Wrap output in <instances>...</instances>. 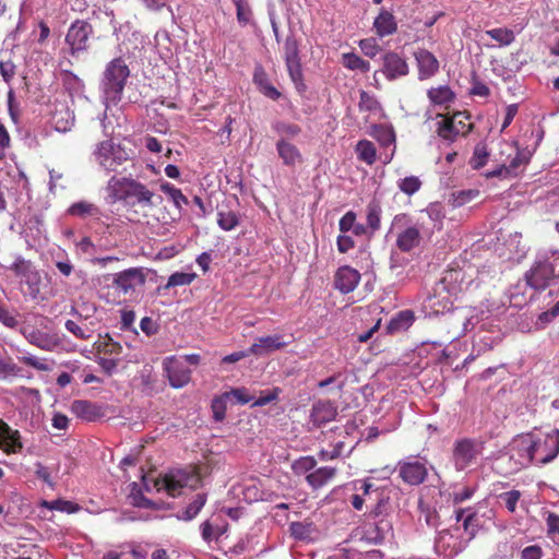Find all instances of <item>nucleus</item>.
Segmentation results:
<instances>
[{
	"instance_id": "obj_1",
	"label": "nucleus",
	"mask_w": 559,
	"mask_h": 559,
	"mask_svg": "<svg viewBox=\"0 0 559 559\" xmlns=\"http://www.w3.org/2000/svg\"><path fill=\"white\" fill-rule=\"evenodd\" d=\"M108 197L112 202L122 201L128 207L152 209L162 201L144 183L130 177H111L107 185Z\"/></svg>"
},
{
	"instance_id": "obj_2",
	"label": "nucleus",
	"mask_w": 559,
	"mask_h": 559,
	"mask_svg": "<svg viewBox=\"0 0 559 559\" xmlns=\"http://www.w3.org/2000/svg\"><path fill=\"white\" fill-rule=\"evenodd\" d=\"M526 285L535 290H545L559 280V255L540 254L524 274Z\"/></svg>"
},
{
	"instance_id": "obj_3",
	"label": "nucleus",
	"mask_w": 559,
	"mask_h": 559,
	"mask_svg": "<svg viewBox=\"0 0 559 559\" xmlns=\"http://www.w3.org/2000/svg\"><path fill=\"white\" fill-rule=\"evenodd\" d=\"M134 151L112 139L100 141L93 151V157L100 168L107 173H117L127 162L132 160Z\"/></svg>"
},
{
	"instance_id": "obj_4",
	"label": "nucleus",
	"mask_w": 559,
	"mask_h": 559,
	"mask_svg": "<svg viewBox=\"0 0 559 559\" xmlns=\"http://www.w3.org/2000/svg\"><path fill=\"white\" fill-rule=\"evenodd\" d=\"M10 270L20 278L21 292L32 300H44L41 296L43 276L28 260L17 257Z\"/></svg>"
},
{
	"instance_id": "obj_5",
	"label": "nucleus",
	"mask_w": 559,
	"mask_h": 559,
	"mask_svg": "<svg viewBox=\"0 0 559 559\" xmlns=\"http://www.w3.org/2000/svg\"><path fill=\"white\" fill-rule=\"evenodd\" d=\"M202 468L200 465H190L166 474L160 480V488L171 497L179 496L183 488L197 489L202 485Z\"/></svg>"
},
{
	"instance_id": "obj_6",
	"label": "nucleus",
	"mask_w": 559,
	"mask_h": 559,
	"mask_svg": "<svg viewBox=\"0 0 559 559\" xmlns=\"http://www.w3.org/2000/svg\"><path fill=\"white\" fill-rule=\"evenodd\" d=\"M130 70L122 58L111 60L104 71L103 90L106 98L117 103L121 99Z\"/></svg>"
},
{
	"instance_id": "obj_7",
	"label": "nucleus",
	"mask_w": 559,
	"mask_h": 559,
	"mask_svg": "<svg viewBox=\"0 0 559 559\" xmlns=\"http://www.w3.org/2000/svg\"><path fill=\"white\" fill-rule=\"evenodd\" d=\"M532 450L535 465H546L559 454V430L552 429L547 433L532 432Z\"/></svg>"
},
{
	"instance_id": "obj_8",
	"label": "nucleus",
	"mask_w": 559,
	"mask_h": 559,
	"mask_svg": "<svg viewBox=\"0 0 559 559\" xmlns=\"http://www.w3.org/2000/svg\"><path fill=\"white\" fill-rule=\"evenodd\" d=\"M485 442L479 439L462 438L455 440L452 449V461L457 472L475 464L481 455Z\"/></svg>"
},
{
	"instance_id": "obj_9",
	"label": "nucleus",
	"mask_w": 559,
	"mask_h": 559,
	"mask_svg": "<svg viewBox=\"0 0 559 559\" xmlns=\"http://www.w3.org/2000/svg\"><path fill=\"white\" fill-rule=\"evenodd\" d=\"M93 34L94 28L91 23L85 20H75L68 28L64 38L70 56L78 57L81 52L87 51Z\"/></svg>"
},
{
	"instance_id": "obj_10",
	"label": "nucleus",
	"mask_w": 559,
	"mask_h": 559,
	"mask_svg": "<svg viewBox=\"0 0 559 559\" xmlns=\"http://www.w3.org/2000/svg\"><path fill=\"white\" fill-rule=\"evenodd\" d=\"M146 280L142 267H130L114 275L112 287L128 295L134 293L136 287L144 285Z\"/></svg>"
},
{
	"instance_id": "obj_11",
	"label": "nucleus",
	"mask_w": 559,
	"mask_h": 559,
	"mask_svg": "<svg viewBox=\"0 0 559 559\" xmlns=\"http://www.w3.org/2000/svg\"><path fill=\"white\" fill-rule=\"evenodd\" d=\"M21 333L29 344L43 350H53L61 343L58 334L50 333L31 324L24 325L21 329Z\"/></svg>"
},
{
	"instance_id": "obj_12",
	"label": "nucleus",
	"mask_w": 559,
	"mask_h": 559,
	"mask_svg": "<svg viewBox=\"0 0 559 559\" xmlns=\"http://www.w3.org/2000/svg\"><path fill=\"white\" fill-rule=\"evenodd\" d=\"M354 489L358 492L352 496L350 504L355 510L361 511L364 507L368 509V504L378 498L382 487L376 486L370 479H361L354 483Z\"/></svg>"
},
{
	"instance_id": "obj_13",
	"label": "nucleus",
	"mask_w": 559,
	"mask_h": 559,
	"mask_svg": "<svg viewBox=\"0 0 559 559\" xmlns=\"http://www.w3.org/2000/svg\"><path fill=\"white\" fill-rule=\"evenodd\" d=\"M512 457H516V469L527 467L533 464L534 451L532 450V432L522 433L513 438L510 444Z\"/></svg>"
},
{
	"instance_id": "obj_14",
	"label": "nucleus",
	"mask_w": 559,
	"mask_h": 559,
	"mask_svg": "<svg viewBox=\"0 0 559 559\" xmlns=\"http://www.w3.org/2000/svg\"><path fill=\"white\" fill-rule=\"evenodd\" d=\"M396 468L401 479L409 486L423 484L428 476L426 465L419 461H400Z\"/></svg>"
},
{
	"instance_id": "obj_15",
	"label": "nucleus",
	"mask_w": 559,
	"mask_h": 559,
	"mask_svg": "<svg viewBox=\"0 0 559 559\" xmlns=\"http://www.w3.org/2000/svg\"><path fill=\"white\" fill-rule=\"evenodd\" d=\"M463 112H455L452 117L442 116V119L437 123V134L452 143L459 135L465 136L472 131V126L457 127L456 119L462 117Z\"/></svg>"
},
{
	"instance_id": "obj_16",
	"label": "nucleus",
	"mask_w": 559,
	"mask_h": 559,
	"mask_svg": "<svg viewBox=\"0 0 559 559\" xmlns=\"http://www.w3.org/2000/svg\"><path fill=\"white\" fill-rule=\"evenodd\" d=\"M21 433L0 418V450L7 455L20 453L23 450Z\"/></svg>"
},
{
	"instance_id": "obj_17",
	"label": "nucleus",
	"mask_w": 559,
	"mask_h": 559,
	"mask_svg": "<svg viewBox=\"0 0 559 559\" xmlns=\"http://www.w3.org/2000/svg\"><path fill=\"white\" fill-rule=\"evenodd\" d=\"M418 70V80L425 81L435 76L440 69L437 57L425 48H419L414 52Z\"/></svg>"
},
{
	"instance_id": "obj_18",
	"label": "nucleus",
	"mask_w": 559,
	"mask_h": 559,
	"mask_svg": "<svg viewBox=\"0 0 559 559\" xmlns=\"http://www.w3.org/2000/svg\"><path fill=\"white\" fill-rule=\"evenodd\" d=\"M382 72L389 81L405 76L409 72V67L405 58L394 51H389L382 57Z\"/></svg>"
},
{
	"instance_id": "obj_19",
	"label": "nucleus",
	"mask_w": 559,
	"mask_h": 559,
	"mask_svg": "<svg viewBox=\"0 0 559 559\" xmlns=\"http://www.w3.org/2000/svg\"><path fill=\"white\" fill-rule=\"evenodd\" d=\"M70 409L78 418L85 421H96L106 414L102 404L88 400H74Z\"/></svg>"
},
{
	"instance_id": "obj_20",
	"label": "nucleus",
	"mask_w": 559,
	"mask_h": 559,
	"mask_svg": "<svg viewBox=\"0 0 559 559\" xmlns=\"http://www.w3.org/2000/svg\"><path fill=\"white\" fill-rule=\"evenodd\" d=\"M423 226L424 222H419L418 219L416 223L406 226L402 231L399 233L395 243L400 251L409 252L420 245V230Z\"/></svg>"
},
{
	"instance_id": "obj_21",
	"label": "nucleus",
	"mask_w": 559,
	"mask_h": 559,
	"mask_svg": "<svg viewBox=\"0 0 559 559\" xmlns=\"http://www.w3.org/2000/svg\"><path fill=\"white\" fill-rule=\"evenodd\" d=\"M360 281V273L348 265H344L337 269L334 275V286L342 294L352 293Z\"/></svg>"
},
{
	"instance_id": "obj_22",
	"label": "nucleus",
	"mask_w": 559,
	"mask_h": 559,
	"mask_svg": "<svg viewBox=\"0 0 559 559\" xmlns=\"http://www.w3.org/2000/svg\"><path fill=\"white\" fill-rule=\"evenodd\" d=\"M164 369L170 385L175 389L185 386L191 379V371L178 360L169 359L164 364Z\"/></svg>"
},
{
	"instance_id": "obj_23",
	"label": "nucleus",
	"mask_w": 559,
	"mask_h": 559,
	"mask_svg": "<svg viewBox=\"0 0 559 559\" xmlns=\"http://www.w3.org/2000/svg\"><path fill=\"white\" fill-rule=\"evenodd\" d=\"M287 342L283 340V335H267L257 338V341L249 347V354L262 356L272 352L282 349L287 346Z\"/></svg>"
},
{
	"instance_id": "obj_24",
	"label": "nucleus",
	"mask_w": 559,
	"mask_h": 559,
	"mask_svg": "<svg viewBox=\"0 0 559 559\" xmlns=\"http://www.w3.org/2000/svg\"><path fill=\"white\" fill-rule=\"evenodd\" d=\"M441 283L451 295H456L472 283V278H466V272L462 269H449L444 272Z\"/></svg>"
},
{
	"instance_id": "obj_25",
	"label": "nucleus",
	"mask_w": 559,
	"mask_h": 559,
	"mask_svg": "<svg viewBox=\"0 0 559 559\" xmlns=\"http://www.w3.org/2000/svg\"><path fill=\"white\" fill-rule=\"evenodd\" d=\"M276 151L283 160V164L288 167H295L297 164H301L304 160L299 148L295 144L284 139L277 141Z\"/></svg>"
},
{
	"instance_id": "obj_26",
	"label": "nucleus",
	"mask_w": 559,
	"mask_h": 559,
	"mask_svg": "<svg viewBox=\"0 0 559 559\" xmlns=\"http://www.w3.org/2000/svg\"><path fill=\"white\" fill-rule=\"evenodd\" d=\"M336 408L329 401H319L313 404L310 418L314 426L320 427L333 420L336 416Z\"/></svg>"
},
{
	"instance_id": "obj_27",
	"label": "nucleus",
	"mask_w": 559,
	"mask_h": 559,
	"mask_svg": "<svg viewBox=\"0 0 559 559\" xmlns=\"http://www.w3.org/2000/svg\"><path fill=\"white\" fill-rule=\"evenodd\" d=\"M389 490L385 487H382L380 490L378 498L373 500L371 504H368V520H376L378 518H385L388 510L390 508V495Z\"/></svg>"
},
{
	"instance_id": "obj_28",
	"label": "nucleus",
	"mask_w": 559,
	"mask_h": 559,
	"mask_svg": "<svg viewBox=\"0 0 559 559\" xmlns=\"http://www.w3.org/2000/svg\"><path fill=\"white\" fill-rule=\"evenodd\" d=\"M337 469L331 466H323L314 469L306 476L308 485L313 489H319L331 481L336 476Z\"/></svg>"
},
{
	"instance_id": "obj_29",
	"label": "nucleus",
	"mask_w": 559,
	"mask_h": 559,
	"mask_svg": "<svg viewBox=\"0 0 559 559\" xmlns=\"http://www.w3.org/2000/svg\"><path fill=\"white\" fill-rule=\"evenodd\" d=\"M373 27L380 37H384L395 33L397 29V24L394 15L391 12L382 10L374 19Z\"/></svg>"
},
{
	"instance_id": "obj_30",
	"label": "nucleus",
	"mask_w": 559,
	"mask_h": 559,
	"mask_svg": "<svg viewBox=\"0 0 559 559\" xmlns=\"http://www.w3.org/2000/svg\"><path fill=\"white\" fill-rule=\"evenodd\" d=\"M369 525L370 527L367 528L366 533L369 539L376 544L382 543L392 530L390 521L385 518H378L372 523H369Z\"/></svg>"
},
{
	"instance_id": "obj_31",
	"label": "nucleus",
	"mask_w": 559,
	"mask_h": 559,
	"mask_svg": "<svg viewBox=\"0 0 559 559\" xmlns=\"http://www.w3.org/2000/svg\"><path fill=\"white\" fill-rule=\"evenodd\" d=\"M528 158L526 156H520L519 154L514 156L510 163L509 166H506L504 164H497V167L486 173L487 178H493V177H501V178H508L512 175H515V170L523 164H527Z\"/></svg>"
},
{
	"instance_id": "obj_32",
	"label": "nucleus",
	"mask_w": 559,
	"mask_h": 559,
	"mask_svg": "<svg viewBox=\"0 0 559 559\" xmlns=\"http://www.w3.org/2000/svg\"><path fill=\"white\" fill-rule=\"evenodd\" d=\"M518 154L524 156L515 143L502 140L499 142V151L492 154V160L498 165L504 164L509 166L510 160Z\"/></svg>"
},
{
	"instance_id": "obj_33",
	"label": "nucleus",
	"mask_w": 559,
	"mask_h": 559,
	"mask_svg": "<svg viewBox=\"0 0 559 559\" xmlns=\"http://www.w3.org/2000/svg\"><path fill=\"white\" fill-rule=\"evenodd\" d=\"M427 96L433 105H448L455 98V94L448 85L431 87L428 90Z\"/></svg>"
},
{
	"instance_id": "obj_34",
	"label": "nucleus",
	"mask_w": 559,
	"mask_h": 559,
	"mask_svg": "<svg viewBox=\"0 0 559 559\" xmlns=\"http://www.w3.org/2000/svg\"><path fill=\"white\" fill-rule=\"evenodd\" d=\"M355 152L359 160L367 165H373L377 159V150L374 144L369 140H360L357 142Z\"/></svg>"
},
{
	"instance_id": "obj_35",
	"label": "nucleus",
	"mask_w": 559,
	"mask_h": 559,
	"mask_svg": "<svg viewBox=\"0 0 559 559\" xmlns=\"http://www.w3.org/2000/svg\"><path fill=\"white\" fill-rule=\"evenodd\" d=\"M413 322V312L411 310H403L390 320L389 324L386 325V330L389 333H395L409 328Z\"/></svg>"
},
{
	"instance_id": "obj_36",
	"label": "nucleus",
	"mask_w": 559,
	"mask_h": 559,
	"mask_svg": "<svg viewBox=\"0 0 559 559\" xmlns=\"http://www.w3.org/2000/svg\"><path fill=\"white\" fill-rule=\"evenodd\" d=\"M491 156L490 151L485 142H478L473 151V155L469 159V166L475 169H481L489 160Z\"/></svg>"
},
{
	"instance_id": "obj_37",
	"label": "nucleus",
	"mask_w": 559,
	"mask_h": 559,
	"mask_svg": "<svg viewBox=\"0 0 559 559\" xmlns=\"http://www.w3.org/2000/svg\"><path fill=\"white\" fill-rule=\"evenodd\" d=\"M253 81L264 96L272 100H277L281 97V93L271 84L263 71H257L253 75Z\"/></svg>"
},
{
	"instance_id": "obj_38",
	"label": "nucleus",
	"mask_w": 559,
	"mask_h": 559,
	"mask_svg": "<svg viewBox=\"0 0 559 559\" xmlns=\"http://www.w3.org/2000/svg\"><path fill=\"white\" fill-rule=\"evenodd\" d=\"M370 135L374 138L382 146H390L395 143V133L393 129L384 124L372 126Z\"/></svg>"
},
{
	"instance_id": "obj_39",
	"label": "nucleus",
	"mask_w": 559,
	"mask_h": 559,
	"mask_svg": "<svg viewBox=\"0 0 559 559\" xmlns=\"http://www.w3.org/2000/svg\"><path fill=\"white\" fill-rule=\"evenodd\" d=\"M342 64L349 70H357L367 73L370 70V63L354 52L342 55Z\"/></svg>"
},
{
	"instance_id": "obj_40",
	"label": "nucleus",
	"mask_w": 559,
	"mask_h": 559,
	"mask_svg": "<svg viewBox=\"0 0 559 559\" xmlns=\"http://www.w3.org/2000/svg\"><path fill=\"white\" fill-rule=\"evenodd\" d=\"M367 225L372 233L377 231L381 225V205L377 200H372L368 203L367 209Z\"/></svg>"
},
{
	"instance_id": "obj_41",
	"label": "nucleus",
	"mask_w": 559,
	"mask_h": 559,
	"mask_svg": "<svg viewBox=\"0 0 559 559\" xmlns=\"http://www.w3.org/2000/svg\"><path fill=\"white\" fill-rule=\"evenodd\" d=\"M68 213L72 216H78V217L84 218L86 216H98L99 210L93 203H90L87 201H80V202L73 203L69 207Z\"/></svg>"
},
{
	"instance_id": "obj_42",
	"label": "nucleus",
	"mask_w": 559,
	"mask_h": 559,
	"mask_svg": "<svg viewBox=\"0 0 559 559\" xmlns=\"http://www.w3.org/2000/svg\"><path fill=\"white\" fill-rule=\"evenodd\" d=\"M206 503V495L205 493H198L194 499L187 506V508L183 510L182 515L178 516V519L183 521H191L193 520L201 509Z\"/></svg>"
},
{
	"instance_id": "obj_43",
	"label": "nucleus",
	"mask_w": 559,
	"mask_h": 559,
	"mask_svg": "<svg viewBox=\"0 0 559 559\" xmlns=\"http://www.w3.org/2000/svg\"><path fill=\"white\" fill-rule=\"evenodd\" d=\"M239 216L234 211L219 210L217 212V225L219 226L221 229L225 231H230L235 229L239 225Z\"/></svg>"
},
{
	"instance_id": "obj_44",
	"label": "nucleus",
	"mask_w": 559,
	"mask_h": 559,
	"mask_svg": "<svg viewBox=\"0 0 559 559\" xmlns=\"http://www.w3.org/2000/svg\"><path fill=\"white\" fill-rule=\"evenodd\" d=\"M485 33L487 36L496 40L501 46H509L515 39L513 31L507 27L492 28L486 31Z\"/></svg>"
},
{
	"instance_id": "obj_45",
	"label": "nucleus",
	"mask_w": 559,
	"mask_h": 559,
	"mask_svg": "<svg viewBox=\"0 0 559 559\" xmlns=\"http://www.w3.org/2000/svg\"><path fill=\"white\" fill-rule=\"evenodd\" d=\"M160 190L171 199L175 206L179 210H181L183 204L187 205L189 203L187 197L183 195L181 190L169 182L162 183Z\"/></svg>"
},
{
	"instance_id": "obj_46",
	"label": "nucleus",
	"mask_w": 559,
	"mask_h": 559,
	"mask_svg": "<svg viewBox=\"0 0 559 559\" xmlns=\"http://www.w3.org/2000/svg\"><path fill=\"white\" fill-rule=\"evenodd\" d=\"M195 273L175 272L168 277L167 284L165 285V289H169L171 287L177 286L190 285L195 280Z\"/></svg>"
},
{
	"instance_id": "obj_47",
	"label": "nucleus",
	"mask_w": 559,
	"mask_h": 559,
	"mask_svg": "<svg viewBox=\"0 0 559 559\" xmlns=\"http://www.w3.org/2000/svg\"><path fill=\"white\" fill-rule=\"evenodd\" d=\"M358 108L360 111L376 112L381 106L374 95L360 91Z\"/></svg>"
},
{
	"instance_id": "obj_48",
	"label": "nucleus",
	"mask_w": 559,
	"mask_h": 559,
	"mask_svg": "<svg viewBox=\"0 0 559 559\" xmlns=\"http://www.w3.org/2000/svg\"><path fill=\"white\" fill-rule=\"evenodd\" d=\"M421 185V180L416 176H408L397 181L399 189L407 195H413L419 191Z\"/></svg>"
},
{
	"instance_id": "obj_49",
	"label": "nucleus",
	"mask_w": 559,
	"mask_h": 559,
	"mask_svg": "<svg viewBox=\"0 0 559 559\" xmlns=\"http://www.w3.org/2000/svg\"><path fill=\"white\" fill-rule=\"evenodd\" d=\"M285 63L292 81L297 86L300 85L304 87V75L300 59L285 60Z\"/></svg>"
},
{
	"instance_id": "obj_50",
	"label": "nucleus",
	"mask_w": 559,
	"mask_h": 559,
	"mask_svg": "<svg viewBox=\"0 0 559 559\" xmlns=\"http://www.w3.org/2000/svg\"><path fill=\"white\" fill-rule=\"evenodd\" d=\"M289 532L290 535L298 540L308 539L312 532L311 524L305 522H292L289 524Z\"/></svg>"
},
{
	"instance_id": "obj_51",
	"label": "nucleus",
	"mask_w": 559,
	"mask_h": 559,
	"mask_svg": "<svg viewBox=\"0 0 559 559\" xmlns=\"http://www.w3.org/2000/svg\"><path fill=\"white\" fill-rule=\"evenodd\" d=\"M59 66L62 69V82H63L64 86H67L69 88L70 87L75 88L76 86H79L81 84L80 79L70 69L63 68L64 66L71 67L72 66L71 60H66V61L61 60L59 62Z\"/></svg>"
},
{
	"instance_id": "obj_52",
	"label": "nucleus",
	"mask_w": 559,
	"mask_h": 559,
	"mask_svg": "<svg viewBox=\"0 0 559 559\" xmlns=\"http://www.w3.org/2000/svg\"><path fill=\"white\" fill-rule=\"evenodd\" d=\"M316 465L317 461L313 456H302L293 463L292 468L295 474L302 475L312 471Z\"/></svg>"
},
{
	"instance_id": "obj_53",
	"label": "nucleus",
	"mask_w": 559,
	"mask_h": 559,
	"mask_svg": "<svg viewBox=\"0 0 559 559\" xmlns=\"http://www.w3.org/2000/svg\"><path fill=\"white\" fill-rule=\"evenodd\" d=\"M224 396L228 400L235 399V401L241 405L248 404L254 399L246 388L231 389L230 391L225 392Z\"/></svg>"
},
{
	"instance_id": "obj_54",
	"label": "nucleus",
	"mask_w": 559,
	"mask_h": 559,
	"mask_svg": "<svg viewBox=\"0 0 559 559\" xmlns=\"http://www.w3.org/2000/svg\"><path fill=\"white\" fill-rule=\"evenodd\" d=\"M284 59H299V44L294 35L287 36L284 41Z\"/></svg>"
},
{
	"instance_id": "obj_55",
	"label": "nucleus",
	"mask_w": 559,
	"mask_h": 559,
	"mask_svg": "<svg viewBox=\"0 0 559 559\" xmlns=\"http://www.w3.org/2000/svg\"><path fill=\"white\" fill-rule=\"evenodd\" d=\"M479 192L477 190H462L452 193V205L454 207L463 206L475 199Z\"/></svg>"
},
{
	"instance_id": "obj_56",
	"label": "nucleus",
	"mask_w": 559,
	"mask_h": 559,
	"mask_svg": "<svg viewBox=\"0 0 559 559\" xmlns=\"http://www.w3.org/2000/svg\"><path fill=\"white\" fill-rule=\"evenodd\" d=\"M227 400L228 399L224 396V393L221 396H216L213 399L211 408L213 412L214 419L216 421H222L225 418L226 409H227V407H226Z\"/></svg>"
},
{
	"instance_id": "obj_57",
	"label": "nucleus",
	"mask_w": 559,
	"mask_h": 559,
	"mask_svg": "<svg viewBox=\"0 0 559 559\" xmlns=\"http://www.w3.org/2000/svg\"><path fill=\"white\" fill-rule=\"evenodd\" d=\"M282 389L278 386L269 391H262L260 396L253 402L252 406H264L278 400Z\"/></svg>"
},
{
	"instance_id": "obj_58",
	"label": "nucleus",
	"mask_w": 559,
	"mask_h": 559,
	"mask_svg": "<svg viewBox=\"0 0 559 559\" xmlns=\"http://www.w3.org/2000/svg\"><path fill=\"white\" fill-rule=\"evenodd\" d=\"M20 361L27 366L32 367L39 371H49L51 370V366L48 364L47 359L45 358H37L35 356H23L20 358Z\"/></svg>"
},
{
	"instance_id": "obj_59",
	"label": "nucleus",
	"mask_w": 559,
	"mask_h": 559,
	"mask_svg": "<svg viewBox=\"0 0 559 559\" xmlns=\"http://www.w3.org/2000/svg\"><path fill=\"white\" fill-rule=\"evenodd\" d=\"M520 490H510L500 495V498L503 500L506 508L509 512L513 513L516 510V504L521 498Z\"/></svg>"
},
{
	"instance_id": "obj_60",
	"label": "nucleus",
	"mask_w": 559,
	"mask_h": 559,
	"mask_svg": "<svg viewBox=\"0 0 559 559\" xmlns=\"http://www.w3.org/2000/svg\"><path fill=\"white\" fill-rule=\"evenodd\" d=\"M97 362L106 374L111 376L118 367L120 358L103 355L98 357Z\"/></svg>"
},
{
	"instance_id": "obj_61",
	"label": "nucleus",
	"mask_w": 559,
	"mask_h": 559,
	"mask_svg": "<svg viewBox=\"0 0 559 559\" xmlns=\"http://www.w3.org/2000/svg\"><path fill=\"white\" fill-rule=\"evenodd\" d=\"M477 527L478 516L477 513L472 509L463 520V528L471 537H474L476 535Z\"/></svg>"
},
{
	"instance_id": "obj_62",
	"label": "nucleus",
	"mask_w": 559,
	"mask_h": 559,
	"mask_svg": "<svg viewBox=\"0 0 559 559\" xmlns=\"http://www.w3.org/2000/svg\"><path fill=\"white\" fill-rule=\"evenodd\" d=\"M237 9V20L240 24L246 25L249 23L251 17V9L245 0H234Z\"/></svg>"
},
{
	"instance_id": "obj_63",
	"label": "nucleus",
	"mask_w": 559,
	"mask_h": 559,
	"mask_svg": "<svg viewBox=\"0 0 559 559\" xmlns=\"http://www.w3.org/2000/svg\"><path fill=\"white\" fill-rule=\"evenodd\" d=\"M99 350L103 353V355L110 357H119L122 347L119 343L114 342L111 338H108L107 341H104L99 345Z\"/></svg>"
},
{
	"instance_id": "obj_64",
	"label": "nucleus",
	"mask_w": 559,
	"mask_h": 559,
	"mask_svg": "<svg viewBox=\"0 0 559 559\" xmlns=\"http://www.w3.org/2000/svg\"><path fill=\"white\" fill-rule=\"evenodd\" d=\"M359 47L362 52L370 58H373L381 50L374 38H365L359 41Z\"/></svg>"
}]
</instances>
